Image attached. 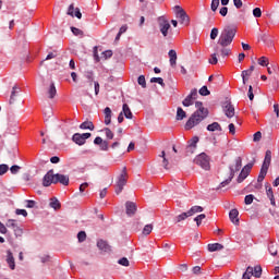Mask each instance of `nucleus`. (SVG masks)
<instances>
[{
    "mask_svg": "<svg viewBox=\"0 0 279 279\" xmlns=\"http://www.w3.org/2000/svg\"><path fill=\"white\" fill-rule=\"evenodd\" d=\"M77 240L80 243H84L86 241V231H80L77 233Z\"/></svg>",
    "mask_w": 279,
    "mask_h": 279,
    "instance_id": "49530a36",
    "label": "nucleus"
},
{
    "mask_svg": "<svg viewBox=\"0 0 279 279\" xmlns=\"http://www.w3.org/2000/svg\"><path fill=\"white\" fill-rule=\"evenodd\" d=\"M157 23L159 25V31L162 34L163 38H167V36H169V29H171V24L169 23V20H167L165 15H161L157 19Z\"/></svg>",
    "mask_w": 279,
    "mask_h": 279,
    "instance_id": "0eeeda50",
    "label": "nucleus"
},
{
    "mask_svg": "<svg viewBox=\"0 0 279 279\" xmlns=\"http://www.w3.org/2000/svg\"><path fill=\"white\" fill-rule=\"evenodd\" d=\"M195 108L197 110L186 121L185 130H193L195 125H199L204 119L208 118V109L204 107L202 101H196Z\"/></svg>",
    "mask_w": 279,
    "mask_h": 279,
    "instance_id": "f03ea898",
    "label": "nucleus"
},
{
    "mask_svg": "<svg viewBox=\"0 0 279 279\" xmlns=\"http://www.w3.org/2000/svg\"><path fill=\"white\" fill-rule=\"evenodd\" d=\"M15 215H22L23 217H27V210L25 209H16Z\"/></svg>",
    "mask_w": 279,
    "mask_h": 279,
    "instance_id": "338daca9",
    "label": "nucleus"
},
{
    "mask_svg": "<svg viewBox=\"0 0 279 279\" xmlns=\"http://www.w3.org/2000/svg\"><path fill=\"white\" fill-rule=\"evenodd\" d=\"M197 143H199V137L198 136H194L189 141V145L187 147H192L194 149H197Z\"/></svg>",
    "mask_w": 279,
    "mask_h": 279,
    "instance_id": "c9c22d12",
    "label": "nucleus"
},
{
    "mask_svg": "<svg viewBox=\"0 0 279 279\" xmlns=\"http://www.w3.org/2000/svg\"><path fill=\"white\" fill-rule=\"evenodd\" d=\"M53 58H58V51L49 52L46 60H53Z\"/></svg>",
    "mask_w": 279,
    "mask_h": 279,
    "instance_id": "680f3d73",
    "label": "nucleus"
},
{
    "mask_svg": "<svg viewBox=\"0 0 279 279\" xmlns=\"http://www.w3.org/2000/svg\"><path fill=\"white\" fill-rule=\"evenodd\" d=\"M125 208H126L128 217H134V215H136V210H137L136 203L128 201L125 203Z\"/></svg>",
    "mask_w": 279,
    "mask_h": 279,
    "instance_id": "2eb2a0df",
    "label": "nucleus"
},
{
    "mask_svg": "<svg viewBox=\"0 0 279 279\" xmlns=\"http://www.w3.org/2000/svg\"><path fill=\"white\" fill-rule=\"evenodd\" d=\"M266 195L267 197H274V190L271 189V186H266Z\"/></svg>",
    "mask_w": 279,
    "mask_h": 279,
    "instance_id": "e2e57ef3",
    "label": "nucleus"
},
{
    "mask_svg": "<svg viewBox=\"0 0 279 279\" xmlns=\"http://www.w3.org/2000/svg\"><path fill=\"white\" fill-rule=\"evenodd\" d=\"M271 165V150H267L262 167H268Z\"/></svg>",
    "mask_w": 279,
    "mask_h": 279,
    "instance_id": "c85d7f7f",
    "label": "nucleus"
},
{
    "mask_svg": "<svg viewBox=\"0 0 279 279\" xmlns=\"http://www.w3.org/2000/svg\"><path fill=\"white\" fill-rule=\"evenodd\" d=\"M173 11L177 19L180 20L181 25L189 26V24L191 23V17H189V14H186V11H184V9H182V7L180 5H175L173 8Z\"/></svg>",
    "mask_w": 279,
    "mask_h": 279,
    "instance_id": "20e7f679",
    "label": "nucleus"
},
{
    "mask_svg": "<svg viewBox=\"0 0 279 279\" xmlns=\"http://www.w3.org/2000/svg\"><path fill=\"white\" fill-rule=\"evenodd\" d=\"M206 217L205 214H201L194 218V221H196L197 228L202 226V221H204V218Z\"/></svg>",
    "mask_w": 279,
    "mask_h": 279,
    "instance_id": "ea45409f",
    "label": "nucleus"
},
{
    "mask_svg": "<svg viewBox=\"0 0 279 279\" xmlns=\"http://www.w3.org/2000/svg\"><path fill=\"white\" fill-rule=\"evenodd\" d=\"M253 16H255V19H260V16H263V11L260 10V8H255L253 10Z\"/></svg>",
    "mask_w": 279,
    "mask_h": 279,
    "instance_id": "864d4df0",
    "label": "nucleus"
},
{
    "mask_svg": "<svg viewBox=\"0 0 279 279\" xmlns=\"http://www.w3.org/2000/svg\"><path fill=\"white\" fill-rule=\"evenodd\" d=\"M58 182L63 184V186H69V175L60 173L54 174V184H58Z\"/></svg>",
    "mask_w": 279,
    "mask_h": 279,
    "instance_id": "dca6fc26",
    "label": "nucleus"
},
{
    "mask_svg": "<svg viewBox=\"0 0 279 279\" xmlns=\"http://www.w3.org/2000/svg\"><path fill=\"white\" fill-rule=\"evenodd\" d=\"M49 99H53L56 95H58V90L56 89V84L51 83L48 89Z\"/></svg>",
    "mask_w": 279,
    "mask_h": 279,
    "instance_id": "2f4dec72",
    "label": "nucleus"
},
{
    "mask_svg": "<svg viewBox=\"0 0 279 279\" xmlns=\"http://www.w3.org/2000/svg\"><path fill=\"white\" fill-rule=\"evenodd\" d=\"M128 184V168H123L120 175L118 177V181L116 182V194L121 195L123 192V186Z\"/></svg>",
    "mask_w": 279,
    "mask_h": 279,
    "instance_id": "7ed1b4c3",
    "label": "nucleus"
},
{
    "mask_svg": "<svg viewBox=\"0 0 279 279\" xmlns=\"http://www.w3.org/2000/svg\"><path fill=\"white\" fill-rule=\"evenodd\" d=\"M151 84H160L165 88V80L162 77H151L150 78Z\"/></svg>",
    "mask_w": 279,
    "mask_h": 279,
    "instance_id": "58836bf2",
    "label": "nucleus"
},
{
    "mask_svg": "<svg viewBox=\"0 0 279 279\" xmlns=\"http://www.w3.org/2000/svg\"><path fill=\"white\" fill-rule=\"evenodd\" d=\"M36 207V202L32 199L26 201V208H35Z\"/></svg>",
    "mask_w": 279,
    "mask_h": 279,
    "instance_id": "052dcab7",
    "label": "nucleus"
},
{
    "mask_svg": "<svg viewBox=\"0 0 279 279\" xmlns=\"http://www.w3.org/2000/svg\"><path fill=\"white\" fill-rule=\"evenodd\" d=\"M234 178H232L231 175H229V178L225 181H222L219 185V189H223L225 186H228V184H230V182H232Z\"/></svg>",
    "mask_w": 279,
    "mask_h": 279,
    "instance_id": "5fc2aeb1",
    "label": "nucleus"
},
{
    "mask_svg": "<svg viewBox=\"0 0 279 279\" xmlns=\"http://www.w3.org/2000/svg\"><path fill=\"white\" fill-rule=\"evenodd\" d=\"M194 163L198 165L202 169L205 171H208L210 169V158H208V155L205 153L199 154L195 157Z\"/></svg>",
    "mask_w": 279,
    "mask_h": 279,
    "instance_id": "423d86ee",
    "label": "nucleus"
},
{
    "mask_svg": "<svg viewBox=\"0 0 279 279\" xmlns=\"http://www.w3.org/2000/svg\"><path fill=\"white\" fill-rule=\"evenodd\" d=\"M229 218L234 226H239V209H231L229 213Z\"/></svg>",
    "mask_w": 279,
    "mask_h": 279,
    "instance_id": "6ab92c4d",
    "label": "nucleus"
},
{
    "mask_svg": "<svg viewBox=\"0 0 279 279\" xmlns=\"http://www.w3.org/2000/svg\"><path fill=\"white\" fill-rule=\"evenodd\" d=\"M260 138H263V133H260V131H257V132L253 135V141H254V143H258V141H260Z\"/></svg>",
    "mask_w": 279,
    "mask_h": 279,
    "instance_id": "4d7b16f0",
    "label": "nucleus"
},
{
    "mask_svg": "<svg viewBox=\"0 0 279 279\" xmlns=\"http://www.w3.org/2000/svg\"><path fill=\"white\" fill-rule=\"evenodd\" d=\"M254 202V195L248 194L244 197V203L246 204V206H250V204H252Z\"/></svg>",
    "mask_w": 279,
    "mask_h": 279,
    "instance_id": "3c124183",
    "label": "nucleus"
},
{
    "mask_svg": "<svg viewBox=\"0 0 279 279\" xmlns=\"http://www.w3.org/2000/svg\"><path fill=\"white\" fill-rule=\"evenodd\" d=\"M219 53H221V51H215L214 53H211V56L208 60L209 64H217L219 62V59H217Z\"/></svg>",
    "mask_w": 279,
    "mask_h": 279,
    "instance_id": "f704fd0d",
    "label": "nucleus"
},
{
    "mask_svg": "<svg viewBox=\"0 0 279 279\" xmlns=\"http://www.w3.org/2000/svg\"><path fill=\"white\" fill-rule=\"evenodd\" d=\"M241 167H243V159L241 157H236L234 163L229 167L230 177L234 178V174L238 173V171H241Z\"/></svg>",
    "mask_w": 279,
    "mask_h": 279,
    "instance_id": "f8f14e48",
    "label": "nucleus"
},
{
    "mask_svg": "<svg viewBox=\"0 0 279 279\" xmlns=\"http://www.w3.org/2000/svg\"><path fill=\"white\" fill-rule=\"evenodd\" d=\"M189 217H191L189 215V211L182 213V214H180V215H178L177 217L173 218V223H180L182 221H185V219H189Z\"/></svg>",
    "mask_w": 279,
    "mask_h": 279,
    "instance_id": "5701e85b",
    "label": "nucleus"
},
{
    "mask_svg": "<svg viewBox=\"0 0 279 279\" xmlns=\"http://www.w3.org/2000/svg\"><path fill=\"white\" fill-rule=\"evenodd\" d=\"M86 78L88 80L89 86H93V82H95V78L93 77V72L87 73Z\"/></svg>",
    "mask_w": 279,
    "mask_h": 279,
    "instance_id": "bf43d9fd",
    "label": "nucleus"
},
{
    "mask_svg": "<svg viewBox=\"0 0 279 279\" xmlns=\"http://www.w3.org/2000/svg\"><path fill=\"white\" fill-rule=\"evenodd\" d=\"M252 276H254V278H260V276H263V267H260V265L255 267L248 266L242 275V279H250Z\"/></svg>",
    "mask_w": 279,
    "mask_h": 279,
    "instance_id": "39448f33",
    "label": "nucleus"
},
{
    "mask_svg": "<svg viewBox=\"0 0 279 279\" xmlns=\"http://www.w3.org/2000/svg\"><path fill=\"white\" fill-rule=\"evenodd\" d=\"M7 228H11V230H13L16 239H19V236H23V230L21 229V227H19L16 220L9 219L7 222Z\"/></svg>",
    "mask_w": 279,
    "mask_h": 279,
    "instance_id": "9b49d317",
    "label": "nucleus"
},
{
    "mask_svg": "<svg viewBox=\"0 0 279 279\" xmlns=\"http://www.w3.org/2000/svg\"><path fill=\"white\" fill-rule=\"evenodd\" d=\"M267 171H269V168L266 166H262L259 175L257 178V182H263V180H265V177L267 175Z\"/></svg>",
    "mask_w": 279,
    "mask_h": 279,
    "instance_id": "a878e982",
    "label": "nucleus"
},
{
    "mask_svg": "<svg viewBox=\"0 0 279 279\" xmlns=\"http://www.w3.org/2000/svg\"><path fill=\"white\" fill-rule=\"evenodd\" d=\"M10 169V167L5 163L0 165V175H5V173H8V170Z\"/></svg>",
    "mask_w": 279,
    "mask_h": 279,
    "instance_id": "8fccbe9b",
    "label": "nucleus"
},
{
    "mask_svg": "<svg viewBox=\"0 0 279 279\" xmlns=\"http://www.w3.org/2000/svg\"><path fill=\"white\" fill-rule=\"evenodd\" d=\"M223 112L228 119H232L234 117V106H232V102L226 101L223 105Z\"/></svg>",
    "mask_w": 279,
    "mask_h": 279,
    "instance_id": "4468645a",
    "label": "nucleus"
},
{
    "mask_svg": "<svg viewBox=\"0 0 279 279\" xmlns=\"http://www.w3.org/2000/svg\"><path fill=\"white\" fill-rule=\"evenodd\" d=\"M119 265H122V267H130V260L128 257H122L118 260Z\"/></svg>",
    "mask_w": 279,
    "mask_h": 279,
    "instance_id": "09e8293b",
    "label": "nucleus"
},
{
    "mask_svg": "<svg viewBox=\"0 0 279 279\" xmlns=\"http://www.w3.org/2000/svg\"><path fill=\"white\" fill-rule=\"evenodd\" d=\"M92 134L90 133H75L72 136V141L73 143H75L76 145H85L87 138H90Z\"/></svg>",
    "mask_w": 279,
    "mask_h": 279,
    "instance_id": "1a4fd4ad",
    "label": "nucleus"
},
{
    "mask_svg": "<svg viewBox=\"0 0 279 279\" xmlns=\"http://www.w3.org/2000/svg\"><path fill=\"white\" fill-rule=\"evenodd\" d=\"M105 114V125H110L112 123V109L110 107H106L104 110Z\"/></svg>",
    "mask_w": 279,
    "mask_h": 279,
    "instance_id": "a211bd4d",
    "label": "nucleus"
},
{
    "mask_svg": "<svg viewBox=\"0 0 279 279\" xmlns=\"http://www.w3.org/2000/svg\"><path fill=\"white\" fill-rule=\"evenodd\" d=\"M186 119V111L182 109V107H178L177 109V121H182Z\"/></svg>",
    "mask_w": 279,
    "mask_h": 279,
    "instance_id": "cd10ccee",
    "label": "nucleus"
},
{
    "mask_svg": "<svg viewBox=\"0 0 279 279\" xmlns=\"http://www.w3.org/2000/svg\"><path fill=\"white\" fill-rule=\"evenodd\" d=\"M102 56H104L105 60H108V58H112V50H107V51L102 52Z\"/></svg>",
    "mask_w": 279,
    "mask_h": 279,
    "instance_id": "69168bd1",
    "label": "nucleus"
},
{
    "mask_svg": "<svg viewBox=\"0 0 279 279\" xmlns=\"http://www.w3.org/2000/svg\"><path fill=\"white\" fill-rule=\"evenodd\" d=\"M248 99L250 101H254V88L252 87V85L248 86Z\"/></svg>",
    "mask_w": 279,
    "mask_h": 279,
    "instance_id": "13d9d810",
    "label": "nucleus"
},
{
    "mask_svg": "<svg viewBox=\"0 0 279 279\" xmlns=\"http://www.w3.org/2000/svg\"><path fill=\"white\" fill-rule=\"evenodd\" d=\"M251 75H252V72H251L250 70H244V71H242L243 84H246L247 77H250Z\"/></svg>",
    "mask_w": 279,
    "mask_h": 279,
    "instance_id": "37998d69",
    "label": "nucleus"
},
{
    "mask_svg": "<svg viewBox=\"0 0 279 279\" xmlns=\"http://www.w3.org/2000/svg\"><path fill=\"white\" fill-rule=\"evenodd\" d=\"M7 263L10 269L12 270L16 269V264L14 262V255L12 254V251H7Z\"/></svg>",
    "mask_w": 279,
    "mask_h": 279,
    "instance_id": "f3484780",
    "label": "nucleus"
},
{
    "mask_svg": "<svg viewBox=\"0 0 279 279\" xmlns=\"http://www.w3.org/2000/svg\"><path fill=\"white\" fill-rule=\"evenodd\" d=\"M208 252H219L223 250V244L213 243L207 245Z\"/></svg>",
    "mask_w": 279,
    "mask_h": 279,
    "instance_id": "393cba45",
    "label": "nucleus"
},
{
    "mask_svg": "<svg viewBox=\"0 0 279 279\" xmlns=\"http://www.w3.org/2000/svg\"><path fill=\"white\" fill-rule=\"evenodd\" d=\"M49 206L50 208H53V210H60L62 205L60 204V201H58V198H51Z\"/></svg>",
    "mask_w": 279,
    "mask_h": 279,
    "instance_id": "c756f323",
    "label": "nucleus"
},
{
    "mask_svg": "<svg viewBox=\"0 0 279 279\" xmlns=\"http://www.w3.org/2000/svg\"><path fill=\"white\" fill-rule=\"evenodd\" d=\"M154 230V225H146L144 228H143V231L142 233L147 236L149 234H151V231Z\"/></svg>",
    "mask_w": 279,
    "mask_h": 279,
    "instance_id": "e433bc0d",
    "label": "nucleus"
},
{
    "mask_svg": "<svg viewBox=\"0 0 279 279\" xmlns=\"http://www.w3.org/2000/svg\"><path fill=\"white\" fill-rule=\"evenodd\" d=\"M222 16H228V7H222L219 11Z\"/></svg>",
    "mask_w": 279,
    "mask_h": 279,
    "instance_id": "774afa93",
    "label": "nucleus"
},
{
    "mask_svg": "<svg viewBox=\"0 0 279 279\" xmlns=\"http://www.w3.org/2000/svg\"><path fill=\"white\" fill-rule=\"evenodd\" d=\"M81 130H90L93 132V130H95V124H93V122L90 121H85L80 125Z\"/></svg>",
    "mask_w": 279,
    "mask_h": 279,
    "instance_id": "7c9ffc66",
    "label": "nucleus"
},
{
    "mask_svg": "<svg viewBox=\"0 0 279 279\" xmlns=\"http://www.w3.org/2000/svg\"><path fill=\"white\" fill-rule=\"evenodd\" d=\"M262 40H263L264 43H266V44L268 45V47H274V41H271V39L269 38L268 35H264V36L262 37Z\"/></svg>",
    "mask_w": 279,
    "mask_h": 279,
    "instance_id": "603ef678",
    "label": "nucleus"
},
{
    "mask_svg": "<svg viewBox=\"0 0 279 279\" xmlns=\"http://www.w3.org/2000/svg\"><path fill=\"white\" fill-rule=\"evenodd\" d=\"M51 184H56V174H53V170H49L43 179V186H51Z\"/></svg>",
    "mask_w": 279,
    "mask_h": 279,
    "instance_id": "ddd939ff",
    "label": "nucleus"
},
{
    "mask_svg": "<svg viewBox=\"0 0 279 279\" xmlns=\"http://www.w3.org/2000/svg\"><path fill=\"white\" fill-rule=\"evenodd\" d=\"M221 124L219 122H214L207 126L208 132H222Z\"/></svg>",
    "mask_w": 279,
    "mask_h": 279,
    "instance_id": "4be33fe9",
    "label": "nucleus"
},
{
    "mask_svg": "<svg viewBox=\"0 0 279 279\" xmlns=\"http://www.w3.org/2000/svg\"><path fill=\"white\" fill-rule=\"evenodd\" d=\"M199 95H202V97H208V95H210V90H208L207 86H203L199 90H198Z\"/></svg>",
    "mask_w": 279,
    "mask_h": 279,
    "instance_id": "a18cd8bd",
    "label": "nucleus"
},
{
    "mask_svg": "<svg viewBox=\"0 0 279 279\" xmlns=\"http://www.w3.org/2000/svg\"><path fill=\"white\" fill-rule=\"evenodd\" d=\"M268 252L271 256H277L278 255V245L277 244H274V243H270L268 245Z\"/></svg>",
    "mask_w": 279,
    "mask_h": 279,
    "instance_id": "72a5a7b5",
    "label": "nucleus"
},
{
    "mask_svg": "<svg viewBox=\"0 0 279 279\" xmlns=\"http://www.w3.org/2000/svg\"><path fill=\"white\" fill-rule=\"evenodd\" d=\"M102 132H105L109 141H112V138H114V133H112V131L109 128H105Z\"/></svg>",
    "mask_w": 279,
    "mask_h": 279,
    "instance_id": "79ce46f5",
    "label": "nucleus"
},
{
    "mask_svg": "<svg viewBox=\"0 0 279 279\" xmlns=\"http://www.w3.org/2000/svg\"><path fill=\"white\" fill-rule=\"evenodd\" d=\"M16 97H19V87L13 86L10 97V104H14V101H16Z\"/></svg>",
    "mask_w": 279,
    "mask_h": 279,
    "instance_id": "473e14b6",
    "label": "nucleus"
},
{
    "mask_svg": "<svg viewBox=\"0 0 279 279\" xmlns=\"http://www.w3.org/2000/svg\"><path fill=\"white\" fill-rule=\"evenodd\" d=\"M195 99H197V88L191 90L190 95H187L182 101V105L185 108H189L190 106H193V104H195Z\"/></svg>",
    "mask_w": 279,
    "mask_h": 279,
    "instance_id": "9d476101",
    "label": "nucleus"
},
{
    "mask_svg": "<svg viewBox=\"0 0 279 279\" xmlns=\"http://www.w3.org/2000/svg\"><path fill=\"white\" fill-rule=\"evenodd\" d=\"M217 36H219V28L214 27L210 32V40H217Z\"/></svg>",
    "mask_w": 279,
    "mask_h": 279,
    "instance_id": "c03bdc74",
    "label": "nucleus"
},
{
    "mask_svg": "<svg viewBox=\"0 0 279 279\" xmlns=\"http://www.w3.org/2000/svg\"><path fill=\"white\" fill-rule=\"evenodd\" d=\"M219 8V0H211L210 10L215 12Z\"/></svg>",
    "mask_w": 279,
    "mask_h": 279,
    "instance_id": "6e6d98bb",
    "label": "nucleus"
},
{
    "mask_svg": "<svg viewBox=\"0 0 279 279\" xmlns=\"http://www.w3.org/2000/svg\"><path fill=\"white\" fill-rule=\"evenodd\" d=\"M97 247H99L102 252H110V244L107 241L99 240L97 242Z\"/></svg>",
    "mask_w": 279,
    "mask_h": 279,
    "instance_id": "b1692460",
    "label": "nucleus"
},
{
    "mask_svg": "<svg viewBox=\"0 0 279 279\" xmlns=\"http://www.w3.org/2000/svg\"><path fill=\"white\" fill-rule=\"evenodd\" d=\"M259 66H268L269 65V59L267 57H262L258 59Z\"/></svg>",
    "mask_w": 279,
    "mask_h": 279,
    "instance_id": "a19ab883",
    "label": "nucleus"
},
{
    "mask_svg": "<svg viewBox=\"0 0 279 279\" xmlns=\"http://www.w3.org/2000/svg\"><path fill=\"white\" fill-rule=\"evenodd\" d=\"M168 56L170 58V65L175 66L177 61H178V52H175V50L171 49V50H169Z\"/></svg>",
    "mask_w": 279,
    "mask_h": 279,
    "instance_id": "412c9836",
    "label": "nucleus"
},
{
    "mask_svg": "<svg viewBox=\"0 0 279 279\" xmlns=\"http://www.w3.org/2000/svg\"><path fill=\"white\" fill-rule=\"evenodd\" d=\"M137 84L142 86V88H147V81H145V75L138 76Z\"/></svg>",
    "mask_w": 279,
    "mask_h": 279,
    "instance_id": "4c0bfd02",
    "label": "nucleus"
},
{
    "mask_svg": "<svg viewBox=\"0 0 279 279\" xmlns=\"http://www.w3.org/2000/svg\"><path fill=\"white\" fill-rule=\"evenodd\" d=\"M100 149H101L102 151H108L109 146H108V142H107V141H104V142L100 144Z\"/></svg>",
    "mask_w": 279,
    "mask_h": 279,
    "instance_id": "0e129e2a",
    "label": "nucleus"
},
{
    "mask_svg": "<svg viewBox=\"0 0 279 279\" xmlns=\"http://www.w3.org/2000/svg\"><path fill=\"white\" fill-rule=\"evenodd\" d=\"M196 213H204V207L193 206L190 208V210H187V215H190V217H193V215H196Z\"/></svg>",
    "mask_w": 279,
    "mask_h": 279,
    "instance_id": "bb28decb",
    "label": "nucleus"
},
{
    "mask_svg": "<svg viewBox=\"0 0 279 279\" xmlns=\"http://www.w3.org/2000/svg\"><path fill=\"white\" fill-rule=\"evenodd\" d=\"M71 32L74 36H84V32L77 27L72 26Z\"/></svg>",
    "mask_w": 279,
    "mask_h": 279,
    "instance_id": "de8ad7c7",
    "label": "nucleus"
},
{
    "mask_svg": "<svg viewBox=\"0 0 279 279\" xmlns=\"http://www.w3.org/2000/svg\"><path fill=\"white\" fill-rule=\"evenodd\" d=\"M234 36H236V28L234 26H225L222 29L217 46H215L214 51H220V56L226 58V56H230L232 50L230 49V45H232V40H234Z\"/></svg>",
    "mask_w": 279,
    "mask_h": 279,
    "instance_id": "f257e3e1",
    "label": "nucleus"
},
{
    "mask_svg": "<svg viewBox=\"0 0 279 279\" xmlns=\"http://www.w3.org/2000/svg\"><path fill=\"white\" fill-rule=\"evenodd\" d=\"M122 114L125 117V119H133L134 114L132 113V110L130 109V106L128 104H124L122 106Z\"/></svg>",
    "mask_w": 279,
    "mask_h": 279,
    "instance_id": "aec40b11",
    "label": "nucleus"
},
{
    "mask_svg": "<svg viewBox=\"0 0 279 279\" xmlns=\"http://www.w3.org/2000/svg\"><path fill=\"white\" fill-rule=\"evenodd\" d=\"M252 167H254V162H250L242 168V170L236 179L238 184H241V182H243V180H245L247 178V175H250V172L252 171Z\"/></svg>",
    "mask_w": 279,
    "mask_h": 279,
    "instance_id": "6e6552de",
    "label": "nucleus"
}]
</instances>
